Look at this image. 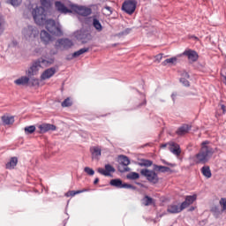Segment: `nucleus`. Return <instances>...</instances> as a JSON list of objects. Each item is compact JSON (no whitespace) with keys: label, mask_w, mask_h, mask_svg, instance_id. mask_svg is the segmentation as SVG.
Masks as SVG:
<instances>
[{"label":"nucleus","mask_w":226,"mask_h":226,"mask_svg":"<svg viewBox=\"0 0 226 226\" xmlns=\"http://www.w3.org/2000/svg\"><path fill=\"white\" fill-rule=\"evenodd\" d=\"M100 183V178L96 177L94 181V185H98Z\"/></svg>","instance_id":"4d7b16f0"},{"label":"nucleus","mask_w":226,"mask_h":226,"mask_svg":"<svg viewBox=\"0 0 226 226\" xmlns=\"http://www.w3.org/2000/svg\"><path fill=\"white\" fill-rule=\"evenodd\" d=\"M30 82L32 87L40 86V79H32Z\"/></svg>","instance_id":"a18cd8bd"},{"label":"nucleus","mask_w":226,"mask_h":226,"mask_svg":"<svg viewBox=\"0 0 226 226\" xmlns=\"http://www.w3.org/2000/svg\"><path fill=\"white\" fill-rule=\"evenodd\" d=\"M105 10H108V11H109V15H112V7L109 6V5H106L104 7Z\"/></svg>","instance_id":"603ef678"},{"label":"nucleus","mask_w":226,"mask_h":226,"mask_svg":"<svg viewBox=\"0 0 226 226\" xmlns=\"http://www.w3.org/2000/svg\"><path fill=\"white\" fill-rule=\"evenodd\" d=\"M192 130V126H189L186 124H182L178 129L176 131L177 135L182 137V135H186Z\"/></svg>","instance_id":"aec40b11"},{"label":"nucleus","mask_w":226,"mask_h":226,"mask_svg":"<svg viewBox=\"0 0 226 226\" xmlns=\"http://www.w3.org/2000/svg\"><path fill=\"white\" fill-rule=\"evenodd\" d=\"M111 47H117V43L112 44Z\"/></svg>","instance_id":"052dcab7"},{"label":"nucleus","mask_w":226,"mask_h":226,"mask_svg":"<svg viewBox=\"0 0 226 226\" xmlns=\"http://www.w3.org/2000/svg\"><path fill=\"white\" fill-rule=\"evenodd\" d=\"M77 40H79L82 43H88L93 40V35L87 30H80L76 35Z\"/></svg>","instance_id":"1a4fd4ad"},{"label":"nucleus","mask_w":226,"mask_h":226,"mask_svg":"<svg viewBox=\"0 0 226 226\" xmlns=\"http://www.w3.org/2000/svg\"><path fill=\"white\" fill-rule=\"evenodd\" d=\"M118 171L122 174L124 172H130L131 169L128 167L130 165V158L126 155H119L118 156Z\"/></svg>","instance_id":"39448f33"},{"label":"nucleus","mask_w":226,"mask_h":226,"mask_svg":"<svg viewBox=\"0 0 226 226\" xmlns=\"http://www.w3.org/2000/svg\"><path fill=\"white\" fill-rule=\"evenodd\" d=\"M201 174L207 177V179H209L213 174L211 173V169L209 166H203L201 168Z\"/></svg>","instance_id":"a878e982"},{"label":"nucleus","mask_w":226,"mask_h":226,"mask_svg":"<svg viewBox=\"0 0 226 226\" xmlns=\"http://www.w3.org/2000/svg\"><path fill=\"white\" fill-rule=\"evenodd\" d=\"M38 132L41 134L47 133L48 132H56L57 127L52 124L42 123L41 124H37Z\"/></svg>","instance_id":"9d476101"},{"label":"nucleus","mask_w":226,"mask_h":226,"mask_svg":"<svg viewBox=\"0 0 226 226\" xmlns=\"http://www.w3.org/2000/svg\"><path fill=\"white\" fill-rule=\"evenodd\" d=\"M141 176L146 177L149 183H153L154 185H156L158 181L160 180L158 177V174L154 172V170H147V169H143L140 170Z\"/></svg>","instance_id":"423d86ee"},{"label":"nucleus","mask_w":226,"mask_h":226,"mask_svg":"<svg viewBox=\"0 0 226 226\" xmlns=\"http://www.w3.org/2000/svg\"><path fill=\"white\" fill-rule=\"evenodd\" d=\"M36 132V126L34 125H30L25 127V133L26 135H31V133H34Z\"/></svg>","instance_id":"f704fd0d"},{"label":"nucleus","mask_w":226,"mask_h":226,"mask_svg":"<svg viewBox=\"0 0 226 226\" xmlns=\"http://www.w3.org/2000/svg\"><path fill=\"white\" fill-rule=\"evenodd\" d=\"M141 202L143 206H153V204L155 203L154 199L146 195L144 198L141 200Z\"/></svg>","instance_id":"393cba45"},{"label":"nucleus","mask_w":226,"mask_h":226,"mask_svg":"<svg viewBox=\"0 0 226 226\" xmlns=\"http://www.w3.org/2000/svg\"><path fill=\"white\" fill-rule=\"evenodd\" d=\"M37 61H40L41 64H43V66H50V64H53L54 58H50L49 60L39 58Z\"/></svg>","instance_id":"473e14b6"},{"label":"nucleus","mask_w":226,"mask_h":226,"mask_svg":"<svg viewBox=\"0 0 226 226\" xmlns=\"http://www.w3.org/2000/svg\"><path fill=\"white\" fill-rule=\"evenodd\" d=\"M182 56H186L190 63H197L199 61V53L192 49H185Z\"/></svg>","instance_id":"9b49d317"},{"label":"nucleus","mask_w":226,"mask_h":226,"mask_svg":"<svg viewBox=\"0 0 226 226\" xmlns=\"http://www.w3.org/2000/svg\"><path fill=\"white\" fill-rule=\"evenodd\" d=\"M218 108H219V110L221 111V114H225V112H226L225 104H219Z\"/></svg>","instance_id":"09e8293b"},{"label":"nucleus","mask_w":226,"mask_h":226,"mask_svg":"<svg viewBox=\"0 0 226 226\" xmlns=\"http://www.w3.org/2000/svg\"><path fill=\"white\" fill-rule=\"evenodd\" d=\"M17 163H19V159L17 157H11L9 162L5 164V168L11 170V169H15V167H17Z\"/></svg>","instance_id":"4be33fe9"},{"label":"nucleus","mask_w":226,"mask_h":226,"mask_svg":"<svg viewBox=\"0 0 226 226\" xmlns=\"http://www.w3.org/2000/svg\"><path fill=\"white\" fill-rule=\"evenodd\" d=\"M176 96H177L176 94H171V98H172L173 102H176Z\"/></svg>","instance_id":"13d9d810"},{"label":"nucleus","mask_w":226,"mask_h":226,"mask_svg":"<svg viewBox=\"0 0 226 226\" xmlns=\"http://www.w3.org/2000/svg\"><path fill=\"white\" fill-rule=\"evenodd\" d=\"M40 68H41L40 60L34 61L31 67L28 69V77H34V75H36V73H38V72L40 71Z\"/></svg>","instance_id":"f8f14e48"},{"label":"nucleus","mask_w":226,"mask_h":226,"mask_svg":"<svg viewBox=\"0 0 226 226\" xmlns=\"http://www.w3.org/2000/svg\"><path fill=\"white\" fill-rule=\"evenodd\" d=\"M180 82L185 87H190V81H188V79H186V78H180Z\"/></svg>","instance_id":"c03bdc74"},{"label":"nucleus","mask_w":226,"mask_h":226,"mask_svg":"<svg viewBox=\"0 0 226 226\" xmlns=\"http://www.w3.org/2000/svg\"><path fill=\"white\" fill-rule=\"evenodd\" d=\"M137 8V1L135 0H128L125 1L122 5V10L128 13V15H132L134 13Z\"/></svg>","instance_id":"0eeeda50"},{"label":"nucleus","mask_w":226,"mask_h":226,"mask_svg":"<svg viewBox=\"0 0 226 226\" xmlns=\"http://www.w3.org/2000/svg\"><path fill=\"white\" fill-rule=\"evenodd\" d=\"M104 168L105 169L99 168L97 170V172H99V174H102V176H110L111 172H116V169L113 168V166L110 164H105Z\"/></svg>","instance_id":"2eb2a0df"},{"label":"nucleus","mask_w":226,"mask_h":226,"mask_svg":"<svg viewBox=\"0 0 226 226\" xmlns=\"http://www.w3.org/2000/svg\"><path fill=\"white\" fill-rule=\"evenodd\" d=\"M162 163H164V165H169V167H175V166H176L175 164H172V163H170V162H168L165 161V160H162Z\"/></svg>","instance_id":"3c124183"},{"label":"nucleus","mask_w":226,"mask_h":226,"mask_svg":"<svg viewBox=\"0 0 226 226\" xmlns=\"http://www.w3.org/2000/svg\"><path fill=\"white\" fill-rule=\"evenodd\" d=\"M86 52H89V48H82L79 50L72 53V55H68L66 56V60L72 61V59H75V57H79V56H82V54H86Z\"/></svg>","instance_id":"a211bd4d"},{"label":"nucleus","mask_w":226,"mask_h":226,"mask_svg":"<svg viewBox=\"0 0 226 226\" xmlns=\"http://www.w3.org/2000/svg\"><path fill=\"white\" fill-rule=\"evenodd\" d=\"M41 41L42 43H44V45H49V43L52 41V35H50V34H49L47 31L42 30L41 32Z\"/></svg>","instance_id":"6ab92c4d"},{"label":"nucleus","mask_w":226,"mask_h":226,"mask_svg":"<svg viewBox=\"0 0 226 226\" xmlns=\"http://www.w3.org/2000/svg\"><path fill=\"white\" fill-rule=\"evenodd\" d=\"M5 24H6V20L4 19V17L0 15V34H3L4 33Z\"/></svg>","instance_id":"c9c22d12"},{"label":"nucleus","mask_w":226,"mask_h":226,"mask_svg":"<svg viewBox=\"0 0 226 226\" xmlns=\"http://www.w3.org/2000/svg\"><path fill=\"white\" fill-rule=\"evenodd\" d=\"M167 146H169V144L165 143V144H162V145L161 146V147L165 148V147H167Z\"/></svg>","instance_id":"bf43d9fd"},{"label":"nucleus","mask_w":226,"mask_h":226,"mask_svg":"<svg viewBox=\"0 0 226 226\" xmlns=\"http://www.w3.org/2000/svg\"><path fill=\"white\" fill-rule=\"evenodd\" d=\"M181 79H190V74H188V72H186V71H184L181 73Z\"/></svg>","instance_id":"8fccbe9b"},{"label":"nucleus","mask_w":226,"mask_h":226,"mask_svg":"<svg viewBox=\"0 0 226 226\" xmlns=\"http://www.w3.org/2000/svg\"><path fill=\"white\" fill-rule=\"evenodd\" d=\"M7 3L16 8L17 6H20V4H22V0H8Z\"/></svg>","instance_id":"e433bc0d"},{"label":"nucleus","mask_w":226,"mask_h":226,"mask_svg":"<svg viewBox=\"0 0 226 226\" xmlns=\"http://www.w3.org/2000/svg\"><path fill=\"white\" fill-rule=\"evenodd\" d=\"M169 146H170L169 149H170V153L175 154V156L181 155V147L179 146V144H177L176 142H170V143H169Z\"/></svg>","instance_id":"dca6fc26"},{"label":"nucleus","mask_w":226,"mask_h":226,"mask_svg":"<svg viewBox=\"0 0 226 226\" xmlns=\"http://www.w3.org/2000/svg\"><path fill=\"white\" fill-rule=\"evenodd\" d=\"M29 77L22 76L18 79L14 80V84H16V86H27V84H29Z\"/></svg>","instance_id":"412c9836"},{"label":"nucleus","mask_w":226,"mask_h":226,"mask_svg":"<svg viewBox=\"0 0 226 226\" xmlns=\"http://www.w3.org/2000/svg\"><path fill=\"white\" fill-rule=\"evenodd\" d=\"M219 204L222 207V213H223V211H226V198H221Z\"/></svg>","instance_id":"58836bf2"},{"label":"nucleus","mask_w":226,"mask_h":226,"mask_svg":"<svg viewBox=\"0 0 226 226\" xmlns=\"http://www.w3.org/2000/svg\"><path fill=\"white\" fill-rule=\"evenodd\" d=\"M41 6L39 8H43L44 10L45 8H50V0H41Z\"/></svg>","instance_id":"4c0bfd02"},{"label":"nucleus","mask_w":226,"mask_h":226,"mask_svg":"<svg viewBox=\"0 0 226 226\" xmlns=\"http://www.w3.org/2000/svg\"><path fill=\"white\" fill-rule=\"evenodd\" d=\"M32 15L34 20L37 26L46 25V29L50 33V34H55L56 36H61L63 31L61 27L56 24L54 19H47V11L43 7H35L32 11Z\"/></svg>","instance_id":"f257e3e1"},{"label":"nucleus","mask_w":226,"mask_h":226,"mask_svg":"<svg viewBox=\"0 0 226 226\" xmlns=\"http://www.w3.org/2000/svg\"><path fill=\"white\" fill-rule=\"evenodd\" d=\"M139 167H151L153 165V161L147 159H141L139 162H137Z\"/></svg>","instance_id":"c85d7f7f"},{"label":"nucleus","mask_w":226,"mask_h":226,"mask_svg":"<svg viewBox=\"0 0 226 226\" xmlns=\"http://www.w3.org/2000/svg\"><path fill=\"white\" fill-rule=\"evenodd\" d=\"M139 177H140V175L137 172H131L126 175V178L132 181H135V179H139Z\"/></svg>","instance_id":"72a5a7b5"},{"label":"nucleus","mask_w":226,"mask_h":226,"mask_svg":"<svg viewBox=\"0 0 226 226\" xmlns=\"http://www.w3.org/2000/svg\"><path fill=\"white\" fill-rule=\"evenodd\" d=\"M73 47V41L68 38L58 39L56 44V49H62L63 50H68Z\"/></svg>","instance_id":"6e6552de"},{"label":"nucleus","mask_w":226,"mask_h":226,"mask_svg":"<svg viewBox=\"0 0 226 226\" xmlns=\"http://www.w3.org/2000/svg\"><path fill=\"white\" fill-rule=\"evenodd\" d=\"M84 172H86V174H87L88 176H94V170L89 167H85Z\"/></svg>","instance_id":"37998d69"},{"label":"nucleus","mask_w":226,"mask_h":226,"mask_svg":"<svg viewBox=\"0 0 226 226\" xmlns=\"http://www.w3.org/2000/svg\"><path fill=\"white\" fill-rule=\"evenodd\" d=\"M147 103V101L146 99H144L143 102H142V103H139V104L138 105V108H139V107H142V105H146Z\"/></svg>","instance_id":"5fc2aeb1"},{"label":"nucleus","mask_w":226,"mask_h":226,"mask_svg":"<svg viewBox=\"0 0 226 226\" xmlns=\"http://www.w3.org/2000/svg\"><path fill=\"white\" fill-rule=\"evenodd\" d=\"M34 53L37 54V56H41L43 53V48L42 47H38L34 49Z\"/></svg>","instance_id":"49530a36"},{"label":"nucleus","mask_w":226,"mask_h":226,"mask_svg":"<svg viewBox=\"0 0 226 226\" xmlns=\"http://www.w3.org/2000/svg\"><path fill=\"white\" fill-rule=\"evenodd\" d=\"M22 34L26 40H34V38L40 34V31L36 26H27L22 30Z\"/></svg>","instance_id":"20e7f679"},{"label":"nucleus","mask_w":226,"mask_h":226,"mask_svg":"<svg viewBox=\"0 0 226 226\" xmlns=\"http://www.w3.org/2000/svg\"><path fill=\"white\" fill-rule=\"evenodd\" d=\"M177 63V57L173 56L171 58H167L163 62H162V66H167V64H176Z\"/></svg>","instance_id":"2f4dec72"},{"label":"nucleus","mask_w":226,"mask_h":226,"mask_svg":"<svg viewBox=\"0 0 226 226\" xmlns=\"http://www.w3.org/2000/svg\"><path fill=\"white\" fill-rule=\"evenodd\" d=\"M196 200H197L196 194L186 196L185 201L181 203L182 208L186 209V207H189L190 206H192V204Z\"/></svg>","instance_id":"f3484780"},{"label":"nucleus","mask_w":226,"mask_h":226,"mask_svg":"<svg viewBox=\"0 0 226 226\" xmlns=\"http://www.w3.org/2000/svg\"><path fill=\"white\" fill-rule=\"evenodd\" d=\"M194 40L199 41V37L193 36Z\"/></svg>","instance_id":"680f3d73"},{"label":"nucleus","mask_w":226,"mask_h":226,"mask_svg":"<svg viewBox=\"0 0 226 226\" xmlns=\"http://www.w3.org/2000/svg\"><path fill=\"white\" fill-rule=\"evenodd\" d=\"M154 170H156L157 172L165 173V172H170V168L167 166L154 164Z\"/></svg>","instance_id":"bb28decb"},{"label":"nucleus","mask_w":226,"mask_h":226,"mask_svg":"<svg viewBox=\"0 0 226 226\" xmlns=\"http://www.w3.org/2000/svg\"><path fill=\"white\" fill-rule=\"evenodd\" d=\"M136 185H142V184H140V183H136Z\"/></svg>","instance_id":"0e129e2a"},{"label":"nucleus","mask_w":226,"mask_h":226,"mask_svg":"<svg viewBox=\"0 0 226 226\" xmlns=\"http://www.w3.org/2000/svg\"><path fill=\"white\" fill-rule=\"evenodd\" d=\"M91 189H82L78 191H69L65 193V197H75V195H79V193H84L86 192H90Z\"/></svg>","instance_id":"5701e85b"},{"label":"nucleus","mask_w":226,"mask_h":226,"mask_svg":"<svg viewBox=\"0 0 226 226\" xmlns=\"http://www.w3.org/2000/svg\"><path fill=\"white\" fill-rule=\"evenodd\" d=\"M109 185L111 186H115V188H122L123 181L119 178L111 179L110 182H109Z\"/></svg>","instance_id":"7c9ffc66"},{"label":"nucleus","mask_w":226,"mask_h":226,"mask_svg":"<svg viewBox=\"0 0 226 226\" xmlns=\"http://www.w3.org/2000/svg\"><path fill=\"white\" fill-rule=\"evenodd\" d=\"M56 75V67H50L49 69H46L41 75V80H48V79H51V77H54Z\"/></svg>","instance_id":"4468645a"},{"label":"nucleus","mask_w":226,"mask_h":226,"mask_svg":"<svg viewBox=\"0 0 226 226\" xmlns=\"http://www.w3.org/2000/svg\"><path fill=\"white\" fill-rule=\"evenodd\" d=\"M124 34H130V33H132V28H126L125 30H124Z\"/></svg>","instance_id":"864d4df0"},{"label":"nucleus","mask_w":226,"mask_h":226,"mask_svg":"<svg viewBox=\"0 0 226 226\" xmlns=\"http://www.w3.org/2000/svg\"><path fill=\"white\" fill-rule=\"evenodd\" d=\"M193 209H195L194 207H191L190 211H193Z\"/></svg>","instance_id":"e2e57ef3"},{"label":"nucleus","mask_w":226,"mask_h":226,"mask_svg":"<svg viewBox=\"0 0 226 226\" xmlns=\"http://www.w3.org/2000/svg\"><path fill=\"white\" fill-rule=\"evenodd\" d=\"M55 6L60 13H64V15H66L68 13H78V15H80L81 17H89L91 13H93V11L89 7L82 6V5H77L71 1L65 2V4H63L61 1H56L55 3Z\"/></svg>","instance_id":"f03ea898"},{"label":"nucleus","mask_w":226,"mask_h":226,"mask_svg":"<svg viewBox=\"0 0 226 226\" xmlns=\"http://www.w3.org/2000/svg\"><path fill=\"white\" fill-rule=\"evenodd\" d=\"M211 212L216 215H222V210H220V207H218V206L212 207Z\"/></svg>","instance_id":"a19ab883"},{"label":"nucleus","mask_w":226,"mask_h":226,"mask_svg":"<svg viewBox=\"0 0 226 226\" xmlns=\"http://www.w3.org/2000/svg\"><path fill=\"white\" fill-rule=\"evenodd\" d=\"M185 208H183V205H179L177 203H172L168 206L167 211L171 215H177V213H181Z\"/></svg>","instance_id":"ddd939ff"},{"label":"nucleus","mask_w":226,"mask_h":226,"mask_svg":"<svg viewBox=\"0 0 226 226\" xmlns=\"http://www.w3.org/2000/svg\"><path fill=\"white\" fill-rule=\"evenodd\" d=\"M72 100H70V97H67L63 102L62 107H72Z\"/></svg>","instance_id":"ea45409f"},{"label":"nucleus","mask_w":226,"mask_h":226,"mask_svg":"<svg viewBox=\"0 0 226 226\" xmlns=\"http://www.w3.org/2000/svg\"><path fill=\"white\" fill-rule=\"evenodd\" d=\"M93 26L94 27V29H96V31H98L99 33L103 31V26H102V23L100 22V20L96 18L93 19Z\"/></svg>","instance_id":"cd10ccee"},{"label":"nucleus","mask_w":226,"mask_h":226,"mask_svg":"<svg viewBox=\"0 0 226 226\" xmlns=\"http://www.w3.org/2000/svg\"><path fill=\"white\" fill-rule=\"evenodd\" d=\"M122 188H125V189H127V190H137V187L136 186H134V185H131V184H126V183H124V184H122Z\"/></svg>","instance_id":"79ce46f5"},{"label":"nucleus","mask_w":226,"mask_h":226,"mask_svg":"<svg viewBox=\"0 0 226 226\" xmlns=\"http://www.w3.org/2000/svg\"><path fill=\"white\" fill-rule=\"evenodd\" d=\"M92 158H100L102 156V149L98 147H93L90 148Z\"/></svg>","instance_id":"b1692460"},{"label":"nucleus","mask_w":226,"mask_h":226,"mask_svg":"<svg viewBox=\"0 0 226 226\" xmlns=\"http://www.w3.org/2000/svg\"><path fill=\"white\" fill-rule=\"evenodd\" d=\"M117 36H126V34H124V31H122L117 34Z\"/></svg>","instance_id":"6e6d98bb"},{"label":"nucleus","mask_w":226,"mask_h":226,"mask_svg":"<svg viewBox=\"0 0 226 226\" xmlns=\"http://www.w3.org/2000/svg\"><path fill=\"white\" fill-rule=\"evenodd\" d=\"M154 63H160L163 59V54H158L154 56Z\"/></svg>","instance_id":"de8ad7c7"},{"label":"nucleus","mask_w":226,"mask_h":226,"mask_svg":"<svg viewBox=\"0 0 226 226\" xmlns=\"http://www.w3.org/2000/svg\"><path fill=\"white\" fill-rule=\"evenodd\" d=\"M209 144H211L209 140H205L201 143L200 152L195 155L196 163H207L209 162V158L215 154V150L211 146H209Z\"/></svg>","instance_id":"7ed1b4c3"},{"label":"nucleus","mask_w":226,"mask_h":226,"mask_svg":"<svg viewBox=\"0 0 226 226\" xmlns=\"http://www.w3.org/2000/svg\"><path fill=\"white\" fill-rule=\"evenodd\" d=\"M1 119L4 124H13V123H15V118L13 117L3 116Z\"/></svg>","instance_id":"c756f323"}]
</instances>
